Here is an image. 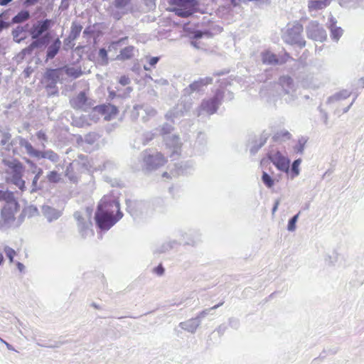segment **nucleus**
I'll list each match as a JSON object with an SVG mask.
<instances>
[{
  "mask_svg": "<svg viewBox=\"0 0 364 364\" xmlns=\"http://www.w3.org/2000/svg\"><path fill=\"white\" fill-rule=\"evenodd\" d=\"M27 25L26 26H17L13 31L12 35L14 41L20 43L26 38Z\"/></svg>",
  "mask_w": 364,
  "mask_h": 364,
  "instance_id": "obj_16",
  "label": "nucleus"
},
{
  "mask_svg": "<svg viewBox=\"0 0 364 364\" xmlns=\"http://www.w3.org/2000/svg\"><path fill=\"white\" fill-rule=\"evenodd\" d=\"M203 84L202 82L196 81L191 84L188 87L185 89V92L187 94H191L194 91H198L202 89Z\"/></svg>",
  "mask_w": 364,
  "mask_h": 364,
  "instance_id": "obj_30",
  "label": "nucleus"
},
{
  "mask_svg": "<svg viewBox=\"0 0 364 364\" xmlns=\"http://www.w3.org/2000/svg\"><path fill=\"white\" fill-rule=\"evenodd\" d=\"M163 175L164 176H167V173H164Z\"/></svg>",
  "mask_w": 364,
  "mask_h": 364,
  "instance_id": "obj_60",
  "label": "nucleus"
},
{
  "mask_svg": "<svg viewBox=\"0 0 364 364\" xmlns=\"http://www.w3.org/2000/svg\"><path fill=\"white\" fill-rule=\"evenodd\" d=\"M123 216L119 203L115 200L104 197L98 204L95 219L99 228L107 230Z\"/></svg>",
  "mask_w": 364,
  "mask_h": 364,
  "instance_id": "obj_1",
  "label": "nucleus"
},
{
  "mask_svg": "<svg viewBox=\"0 0 364 364\" xmlns=\"http://www.w3.org/2000/svg\"><path fill=\"white\" fill-rule=\"evenodd\" d=\"M268 0H230L231 4L234 6H236L237 5H238V4L240 2H243V3H246V2H248V1L266 2Z\"/></svg>",
  "mask_w": 364,
  "mask_h": 364,
  "instance_id": "obj_39",
  "label": "nucleus"
},
{
  "mask_svg": "<svg viewBox=\"0 0 364 364\" xmlns=\"http://www.w3.org/2000/svg\"><path fill=\"white\" fill-rule=\"evenodd\" d=\"M43 174V170L41 168H39L37 173L36 174L34 178H33V184L34 186H36L37 184V181L38 180V178H40V176Z\"/></svg>",
  "mask_w": 364,
  "mask_h": 364,
  "instance_id": "obj_44",
  "label": "nucleus"
},
{
  "mask_svg": "<svg viewBox=\"0 0 364 364\" xmlns=\"http://www.w3.org/2000/svg\"><path fill=\"white\" fill-rule=\"evenodd\" d=\"M38 1V0H26L25 4L27 6H32V5L36 4Z\"/></svg>",
  "mask_w": 364,
  "mask_h": 364,
  "instance_id": "obj_49",
  "label": "nucleus"
},
{
  "mask_svg": "<svg viewBox=\"0 0 364 364\" xmlns=\"http://www.w3.org/2000/svg\"><path fill=\"white\" fill-rule=\"evenodd\" d=\"M305 208H306V209H308V208H309V205H307L306 206H305Z\"/></svg>",
  "mask_w": 364,
  "mask_h": 364,
  "instance_id": "obj_62",
  "label": "nucleus"
},
{
  "mask_svg": "<svg viewBox=\"0 0 364 364\" xmlns=\"http://www.w3.org/2000/svg\"><path fill=\"white\" fill-rule=\"evenodd\" d=\"M12 0H0V5L1 6H6L9 3H10Z\"/></svg>",
  "mask_w": 364,
  "mask_h": 364,
  "instance_id": "obj_52",
  "label": "nucleus"
},
{
  "mask_svg": "<svg viewBox=\"0 0 364 364\" xmlns=\"http://www.w3.org/2000/svg\"><path fill=\"white\" fill-rule=\"evenodd\" d=\"M168 11L181 18H188L198 11L197 0H168Z\"/></svg>",
  "mask_w": 364,
  "mask_h": 364,
  "instance_id": "obj_3",
  "label": "nucleus"
},
{
  "mask_svg": "<svg viewBox=\"0 0 364 364\" xmlns=\"http://www.w3.org/2000/svg\"><path fill=\"white\" fill-rule=\"evenodd\" d=\"M262 61L264 64L267 65H278L284 63L287 59L282 58L279 60L274 53L265 50L262 53Z\"/></svg>",
  "mask_w": 364,
  "mask_h": 364,
  "instance_id": "obj_13",
  "label": "nucleus"
},
{
  "mask_svg": "<svg viewBox=\"0 0 364 364\" xmlns=\"http://www.w3.org/2000/svg\"><path fill=\"white\" fill-rule=\"evenodd\" d=\"M286 57H287V58H289V54H287H287H286Z\"/></svg>",
  "mask_w": 364,
  "mask_h": 364,
  "instance_id": "obj_61",
  "label": "nucleus"
},
{
  "mask_svg": "<svg viewBox=\"0 0 364 364\" xmlns=\"http://www.w3.org/2000/svg\"><path fill=\"white\" fill-rule=\"evenodd\" d=\"M4 252L7 257L9 259L10 262H13L14 257L16 255V251L9 247H6L4 248Z\"/></svg>",
  "mask_w": 364,
  "mask_h": 364,
  "instance_id": "obj_36",
  "label": "nucleus"
},
{
  "mask_svg": "<svg viewBox=\"0 0 364 364\" xmlns=\"http://www.w3.org/2000/svg\"><path fill=\"white\" fill-rule=\"evenodd\" d=\"M307 142V139L301 137L299 139L298 144L295 146L294 150L296 153L303 154L304 151L305 144Z\"/></svg>",
  "mask_w": 364,
  "mask_h": 364,
  "instance_id": "obj_32",
  "label": "nucleus"
},
{
  "mask_svg": "<svg viewBox=\"0 0 364 364\" xmlns=\"http://www.w3.org/2000/svg\"><path fill=\"white\" fill-rule=\"evenodd\" d=\"M205 35H206V38H209L211 36V33L207 29H206Z\"/></svg>",
  "mask_w": 364,
  "mask_h": 364,
  "instance_id": "obj_55",
  "label": "nucleus"
},
{
  "mask_svg": "<svg viewBox=\"0 0 364 364\" xmlns=\"http://www.w3.org/2000/svg\"><path fill=\"white\" fill-rule=\"evenodd\" d=\"M50 175H56V172L53 171L50 173Z\"/></svg>",
  "mask_w": 364,
  "mask_h": 364,
  "instance_id": "obj_58",
  "label": "nucleus"
},
{
  "mask_svg": "<svg viewBox=\"0 0 364 364\" xmlns=\"http://www.w3.org/2000/svg\"><path fill=\"white\" fill-rule=\"evenodd\" d=\"M269 134L264 132L258 140L254 141V144L250 147V151L252 155H255L259 149L266 143Z\"/></svg>",
  "mask_w": 364,
  "mask_h": 364,
  "instance_id": "obj_15",
  "label": "nucleus"
},
{
  "mask_svg": "<svg viewBox=\"0 0 364 364\" xmlns=\"http://www.w3.org/2000/svg\"><path fill=\"white\" fill-rule=\"evenodd\" d=\"M66 75L73 78H77L82 75V71L80 68H63Z\"/></svg>",
  "mask_w": 364,
  "mask_h": 364,
  "instance_id": "obj_21",
  "label": "nucleus"
},
{
  "mask_svg": "<svg viewBox=\"0 0 364 364\" xmlns=\"http://www.w3.org/2000/svg\"><path fill=\"white\" fill-rule=\"evenodd\" d=\"M36 136L38 139L42 141H47V136L43 131H39L36 133Z\"/></svg>",
  "mask_w": 364,
  "mask_h": 364,
  "instance_id": "obj_43",
  "label": "nucleus"
},
{
  "mask_svg": "<svg viewBox=\"0 0 364 364\" xmlns=\"http://www.w3.org/2000/svg\"><path fill=\"white\" fill-rule=\"evenodd\" d=\"M223 304V302H220L219 304H215L208 309H206V316H208V315H212L213 314V311L218 309L219 306H222Z\"/></svg>",
  "mask_w": 364,
  "mask_h": 364,
  "instance_id": "obj_41",
  "label": "nucleus"
},
{
  "mask_svg": "<svg viewBox=\"0 0 364 364\" xmlns=\"http://www.w3.org/2000/svg\"><path fill=\"white\" fill-rule=\"evenodd\" d=\"M301 163V159H297L294 160L291 166V178H294V177L299 175V165Z\"/></svg>",
  "mask_w": 364,
  "mask_h": 364,
  "instance_id": "obj_26",
  "label": "nucleus"
},
{
  "mask_svg": "<svg viewBox=\"0 0 364 364\" xmlns=\"http://www.w3.org/2000/svg\"><path fill=\"white\" fill-rule=\"evenodd\" d=\"M211 82H212V78H209V77H206V81H205L206 85L208 84H210Z\"/></svg>",
  "mask_w": 364,
  "mask_h": 364,
  "instance_id": "obj_54",
  "label": "nucleus"
},
{
  "mask_svg": "<svg viewBox=\"0 0 364 364\" xmlns=\"http://www.w3.org/2000/svg\"><path fill=\"white\" fill-rule=\"evenodd\" d=\"M63 75V68L48 69L45 73V79L48 84L46 87L50 88L52 91L49 93L50 95H56L58 92L56 84L60 82Z\"/></svg>",
  "mask_w": 364,
  "mask_h": 364,
  "instance_id": "obj_8",
  "label": "nucleus"
},
{
  "mask_svg": "<svg viewBox=\"0 0 364 364\" xmlns=\"http://www.w3.org/2000/svg\"><path fill=\"white\" fill-rule=\"evenodd\" d=\"M52 21L46 19L44 21H38L34 24L31 29V35L32 38L36 39L33 41L26 49L25 51L31 53L34 48L42 46L47 43L48 38L50 36L49 33L46 34L42 38H38L41 34L46 32L50 27Z\"/></svg>",
  "mask_w": 364,
  "mask_h": 364,
  "instance_id": "obj_2",
  "label": "nucleus"
},
{
  "mask_svg": "<svg viewBox=\"0 0 364 364\" xmlns=\"http://www.w3.org/2000/svg\"><path fill=\"white\" fill-rule=\"evenodd\" d=\"M279 202H280L279 200H275L273 208H272V214H274L275 212L277 210L278 206L279 205Z\"/></svg>",
  "mask_w": 364,
  "mask_h": 364,
  "instance_id": "obj_48",
  "label": "nucleus"
},
{
  "mask_svg": "<svg viewBox=\"0 0 364 364\" xmlns=\"http://www.w3.org/2000/svg\"><path fill=\"white\" fill-rule=\"evenodd\" d=\"M224 97V91L221 89H218L214 96L209 100H206V114H213L218 109V107L222 104Z\"/></svg>",
  "mask_w": 364,
  "mask_h": 364,
  "instance_id": "obj_11",
  "label": "nucleus"
},
{
  "mask_svg": "<svg viewBox=\"0 0 364 364\" xmlns=\"http://www.w3.org/2000/svg\"><path fill=\"white\" fill-rule=\"evenodd\" d=\"M75 218L77 220L78 225L82 229H86V228H88L92 226V222H91L90 219H89V220L87 222H86V221H84V218H82V216H81L80 215H76Z\"/></svg>",
  "mask_w": 364,
  "mask_h": 364,
  "instance_id": "obj_33",
  "label": "nucleus"
},
{
  "mask_svg": "<svg viewBox=\"0 0 364 364\" xmlns=\"http://www.w3.org/2000/svg\"><path fill=\"white\" fill-rule=\"evenodd\" d=\"M99 56L103 60L105 64L108 63L107 52L105 48L100 49Z\"/></svg>",
  "mask_w": 364,
  "mask_h": 364,
  "instance_id": "obj_38",
  "label": "nucleus"
},
{
  "mask_svg": "<svg viewBox=\"0 0 364 364\" xmlns=\"http://www.w3.org/2000/svg\"><path fill=\"white\" fill-rule=\"evenodd\" d=\"M119 82L122 85L125 86V85H127L128 84H129L130 80H129L128 76L122 75V76L120 77V78L119 80Z\"/></svg>",
  "mask_w": 364,
  "mask_h": 364,
  "instance_id": "obj_42",
  "label": "nucleus"
},
{
  "mask_svg": "<svg viewBox=\"0 0 364 364\" xmlns=\"http://www.w3.org/2000/svg\"><path fill=\"white\" fill-rule=\"evenodd\" d=\"M30 17L29 12L28 11H21L17 15L12 18L14 23H19L28 20Z\"/></svg>",
  "mask_w": 364,
  "mask_h": 364,
  "instance_id": "obj_22",
  "label": "nucleus"
},
{
  "mask_svg": "<svg viewBox=\"0 0 364 364\" xmlns=\"http://www.w3.org/2000/svg\"><path fill=\"white\" fill-rule=\"evenodd\" d=\"M278 85L282 89L284 95L288 96L286 101H292L296 98L295 86L293 79L289 76H282L279 79Z\"/></svg>",
  "mask_w": 364,
  "mask_h": 364,
  "instance_id": "obj_9",
  "label": "nucleus"
},
{
  "mask_svg": "<svg viewBox=\"0 0 364 364\" xmlns=\"http://www.w3.org/2000/svg\"><path fill=\"white\" fill-rule=\"evenodd\" d=\"M262 181L268 188H272L274 184V180L273 178L265 171L262 172Z\"/></svg>",
  "mask_w": 364,
  "mask_h": 364,
  "instance_id": "obj_28",
  "label": "nucleus"
},
{
  "mask_svg": "<svg viewBox=\"0 0 364 364\" xmlns=\"http://www.w3.org/2000/svg\"><path fill=\"white\" fill-rule=\"evenodd\" d=\"M134 50V46H127L120 51V53L117 56V59L120 60H129L133 57Z\"/></svg>",
  "mask_w": 364,
  "mask_h": 364,
  "instance_id": "obj_19",
  "label": "nucleus"
},
{
  "mask_svg": "<svg viewBox=\"0 0 364 364\" xmlns=\"http://www.w3.org/2000/svg\"><path fill=\"white\" fill-rule=\"evenodd\" d=\"M360 0H339L341 6L346 9L356 8Z\"/></svg>",
  "mask_w": 364,
  "mask_h": 364,
  "instance_id": "obj_29",
  "label": "nucleus"
},
{
  "mask_svg": "<svg viewBox=\"0 0 364 364\" xmlns=\"http://www.w3.org/2000/svg\"><path fill=\"white\" fill-rule=\"evenodd\" d=\"M274 294H275V293H272V294H271L269 296H270V297H272V296H273V295H274Z\"/></svg>",
  "mask_w": 364,
  "mask_h": 364,
  "instance_id": "obj_59",
  "label": "nucleus"
},
{
  "mask_svg": "<svg viewBox=\"0 0 364 364\" xmlns=\"http://www.w3.org/2000/svg\"><path fill=\"white\" fill-rule=\"evenodd\" d=\"M133 0H114V6L117 9H122L131 5Z\"/></svg>",
  "mask_w": 364,
  "mask_h": 364,
  "instance_id": "obj_35",
  "label": "nucleus"
},
{
  "mask_svg": "<svg viewBox=\"0 0 364 364\" xmlns=\"http://www.w3.org/2000/svg\"><path fill=\"white\" fill-rule=\"evenodd\" d=\"M268 158L277 169L283 172H289L290 161L279 151L269 154Z\"/></svg>",
  "mask_w": 364,
  "mask_h": 364,
  "instance_id": "obj_12",
  "label": "nucleus"
},
{
  "mask_svg": "<svg viewBox=\"0 0 364 364\" xmlns=\"http://www.w3.org/2000/svg\"><path fill=\"white\" fill-rule=\"evenodd\" d=\"M229 324L231 328L234 329H237L240 326V321L237 318H231L229 320Z\"/></svg>",
  "mask_w": 364,
  "mask_h": 364,
  "instance_id": "obj_40",
  "label": "nucleus"
},
{
  "mask_svg": "<svg viewBox=\"0 0 364 364\" xmlns=\"http://www.w3.org/2000/svg\"><path fill=\"white\" fill-rule=\"evenodd\" d=\"M8 26V24L4 22V21L2 20H0V32L2 31V30L4 28H6Z\"/></svg>",
  "mask_w": 364,
  "mask_h": 364,
  "instance_id": "obj_50",
  "label": "nucleus"
},
{
  "mask_svg": "<svg viewBox=\"0 0 364 364\" xmlns=\"http://www.w3.org/2000/svg\"><path fill=\"white\" fill-rule=\"evenodd\" d=\"M18 203L11 199L6 202L1 210V217L5 223H9L15 220V213L18 210Z\"/></svg>",
  "mask_w": 364,
  "mask_h": 364,
  "instance_id": "obj_10",
  "label": "nucleus"
},
{
  "mask_svg": "<svg viewBox=\"0 0 364 364\" xmlns=\"http://www.w3.org/2000/svg\"><path fill=\"white\" fill-rule=\"evenodd\" d=\"M159 57H152L149 60V67L144 65V69L145 70H150L151 67H154L155 65L159 62Z\"/></svg>",
  "mask_w": 364,
  "mask_h": 364,
  "instance_id": "obj_37",
  "label": "nucleus"
},
{
  "mask_svg": "<svg viewBox=\"0 0 364 364\" xmlns=\"http://www.w3.org/2000/svg\"><path fill=\"white\" fill-rule=\"evenodd\" d=\"M351 95V92L347 90H343L338 92L330 96L327 100V103H333L340 100L347 99Z\"/></svg>",
  "mask_w": 364,
  "mask_h": 364,
  "instance_id": "obj_18",
  "label": "nucleus"
},
{
  "mask_svg": "<svg viewBox=\"0 0 364 364\" xmlns=\"http://www.w3.org/2000/svg\"><path fill=\"white\" fill-rule=\"evenodd\" d=\"M291 136V134L288 131L283 130L276 133L273 136V139L274 141H285L289 139Z\"/></svg>",
  "mask_w": 364,
  "mask_h": 364,
  "instance_id": "obj_25",
  "label": "nucleus"
},
{
  "mask_svg": "<svg viewBox=\"0 0 364 364\" xmlns=\"http://www.w3.org/2000/svg\"><path fill=\"white\" fill-rule=\"evenodd\" d=\"M154 272L156 274H158V275L161 276V275H162V274H164V267H163V266H162L161 264H159L158 267H156V268H154Z\"/></svg>",
  "mask_w": 364,
  "mask_h": 364,
  "instance_id": "obj_45",
  "label": "nucleus"
},
{
  "mask_svg": "<svg viewBox=\"0 0 364 364\" xmlns=\"http://www.w3.org/2000/svg\"><path fill=\"white\" fill-rule=\"evenodd\" d=\"M3 260H4L3 255L1 253H0V264L2 263Z\"/></svg>",
  "mask_w": 364,
  "mask_h": 364,
  "instance_id": "obj_56",
  "label": "nucleus"
},
{
  "mask_svg": "<svg viewBox=\"0 0 364 364\" xmlns=\"http://www.w3.org/2000/svg\"><path fill=\"white\" fill-rule=\"evenodd\" d=\"M7 173L10 176L11 181L18 186L21 191L25 188V181L22 179L24 167L23 164L16 160L6 164Z\"/></svg>",
  "mask_w": 364,
  "mask_h": 364,
  "instance_id": "obj_4",
  "label": "nucleus"
},
{
  "mask_svg": "<svg viewBox=\"0 0 364 364\" xmlns=\"http://www.w3.org/2000/svg\"><path fill=\"white\" fill-rule=\"evenodd\" d=\"M39 158L48 159L53 162H57L59 159L58 155L52 150L41 151Z\"/></svg>",
  "mask_w": 364,
  "mask_h": 364,
  "instance_id": "obj_23",
  "label": "nucleus"
},
{
  "mask_svg": "<svg viewBox=\"0 0 364 364\" xmlns=\"http://www.w3.org/2000/svg\"><path fill=\"white\" fill-rule=\"evenodd\" d=\"M17 267H18V269L21 272H22V271L23 270V269H24V266H23V264H21V262H18V263H17Z\"/></svg>",
  "mask_w": 364,
  "mask_h": 364,
  "instance_id": "obj_53",
  "label": "nucleus"
},
{
  "mask_svg": "<svg viewBox=\"0 0 364 364\" xmlns=\"http://www.w3.org/2000/svg\"><path fill=\"white\" fill-rule=\"evenodd\" d=\"M331 31V38L333 41L338 42L343 33V30L339 26H333L329 28Z\"/></svg>",
  "mask_w": 364,
  "mask_h": 364,
  "instance_id": "obj_24",
  "label": "nucleus"
},
{
  "mask_svg": "<svg viewBox=\"0 0 364 364\" xmlns=\"http://www.w3.org/2000/svg\"><path fill=\"white\" fill-rule=\"evenodd\" d=\"M167 162L166 158L161 152L149 154L145 151L143 156V164L144 168L148 171L155 170Z\"/></svg>",
  "mask_w": 364,
  "mask_h": 364,
  "instance_id": "obj_6",
  "label": "nucleus"
},
{
  "mask_svg": "<svg viewBox=\"0 0 364 364\" xmlns=\"http://www.w3.org/2000/svg\"><path fill=\"white\" fill-rule=\"evenodd\" d=\"M1 139H0V144L2 146H6V149H9L10 146H11V134L7 132H1Z\"/></svg>",
  "mask_w": 364,
  "mask_h": 364,
  "instance_id": "obj_27",
  "label": "nucleus"
},
{
  "mask_svg": "<svg viewBox=\"0 0 364 364\" xmlns=\"http://www.w3.org/2000/svg\"><path fill=\"white\" fill-rule=\"evenodd\" d=\"M60 46H61L60 41L58 38L55 39V41L53 42V43L52 45H50L48 48L47 58L48 59L53 58L58 53Z\"/></svg>",
  "mask_w": 364,
  "mask_h": 364,
  "instance_id": "obj_20",
  "label": "nucleus"
},
{
  "mask_svg": "<svg viewBox=\"0 0 364 364\" xmlns=\"http://www.w3.org/2000/svg\"><path fill=\"white\" fill-rule=\"evenodd\" d=\"M318 109H319L320 112L322 114V117L323 119L324 124H327V123H328V114H327V113L322 109L321 106H319L318 107Z\"/></svg>",
  "mask_w": 364,
  "mask_h": 364,
  "instance_id": "obj_46",
  "label": "nucleus"
},
{
  "mask_svg": "<svg viewBox=\"0 0 364 364\" xmlns=\"http://www.w3.org/2000/svg\"><path fill=\"white\" fill-rule=\"evenodd\" d=\"M87 102V97L85 92H80L70 100L71 107L75 109H84Z\"/></svg>",
  "mask_w": 364,
  "mask_h": 364,
  "instance_id": "obj_14",
  "label": "nucleus"
},
{
  "mask_svg": "<svg viewBox=\"0 0 364 364\" xmlns=\"http://www.w3.org/2000/svg\"><path fill=\"white\" fill-rule=\"evenodd\" d=\"M25 148L30 155L38 158L40 157L41 151L35 149L30 143L26 142L25 144Z\"/></svg>",
  "mask_w": 364,
  "mask_h": 364,
  "instance_id": "obj_34",
  "label": "nucleus"
},
{
  "mask_svg": "<svg viewBox=\"0 0 364 364\" xmlns=\"http://www.w3.org/2000/svg\"><path fill=\"white\" fill-rule=\"evenodd\" d=\"M300 212H299L297 214L291 217L287 225V230L289 232H294L296 230V224L298 220Z\"/></svg>",
  "mask_w": 364,
  "mask_h": 364,
  "instance_id": "obj_31",
  "label": "nucleus"
},
{
  "mask_svg": "<svg viewBox=\"0 0 364 364\" xmlns=\"http://www.w3.org/2000/svg\"><path fill=\"white\" fill-rule=\"evenodd\" d=\"M355 98H356V97L353 100V101L351 102V103H350L348 107H345V108L343 109V113H346V112H348V111L350 109V107H351V106L353 105V102H355Z\"/></svg>",
  "mask_w": 364,
  "mask_h": 364,
  "instance_id": "obj_51",
  "label": "nucleus"
},
{
  "mask_svg": "<svg viewBox=\"0 0 364 364\" xmlns=\"http://www.w3.org/2000/svg\"><path fill=\"white\" fill-rule=\"evenodd\" d=\"M306 36L315 41L323 42L327 38V33L323 27L316 21H311L306 27Z\"/></svg>",
  "mask_w": 364,
  "mask_h": 364,
  "instance_id": "obj_7",
  "label": "nucleus"
},
{
  "mask_svg": "<svg viewBox=\"0 0 364 364\" xmlns=\"http://www.w3.org/2000/svg\"><path fill=\"white\" fill-rule=\"evenodd\" d=\"M336 23V19L333 17H331L328 21V28H332L333 26H337Z\"/></svg>",
  "mask_w": 364,
  "mask_h": 364,
  "instance_id": "obj_47",
  "label": "nucleus"
},
{
  "mask_svg": "<svg viewBox=\"0 0 364 364\" xmlns=\"http://www.w3.org/2000/svg\"><path fill=\"white\" fill-rule=\"evenodd\" d=\"M303 30V26L296 23L287 30L283 36L284 41L288 44L297 45L299 48H304L306 46V41L301 36Z\"/></svg>",
  "mask_w": 364,
  "mask_h": 364,
  "instance_id": "obj_5",
  "label": "nucleus"
},
{
  "mask_svg": "<svg viewBox=\"0 0 364 364\" xmlns=\"http://www.w3.org/2000/svg\"><path fill=\"white\" fill-rule=\"evenodd\" d=\"M0 341L5 343L6 346H9L8 343H6L5 341H4L2 338H0Z\"/></svg>",
  "mask_w": 364,
  "mask_h": 364,
  "instance_id": "obj_57",
  "label": "nucleus"
},
{
  "mask_svg": "<svg viewBox=\"0 0 364 364\" xmlns=\"http://www.w3.org/2000/svg\"><path fill=\"white\" fill-rule=\"evenodd\" d=\"M330 3L331 0H309L308 6L311 11H318L326 8Z\"/></svg>",
  "mask_w": 364,
  "mask_h": 364,
  "instance_id": "obj_17",
  "label": "nucleus"
}]
</instances>
